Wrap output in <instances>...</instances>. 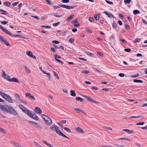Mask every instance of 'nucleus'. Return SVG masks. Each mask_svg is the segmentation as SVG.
Wrapping results in <instances>:
<instances>
[{"instance_id": "f257e3e1", "label": "nucleus", "mask_w": 147, "mask_h": 147, "mask_svg": "<svg viewBox=\"0 0 147 147\" xmlns=\"http://www.w3.org/2000/svg\"><path fill=\"white\" fill-rule=\"evenodd\" d=\"M0 108L2 111L9 113L10 114L14 115H16L18 114V113L11 106L1 105L0 106Z\"/></svg>"}, {"instance_id": "f03ea898", "label": "nucleus", "mask_w": 147, "mask_h": 147, "mask_svg": "<svg viewBox=\"0 0 147 147\" xmlns=\"http://www.w3.org/2000/svg\"><path fill=\"white\" fill-rule=\"evenodd\" d=\"M42 117L47 125H50L52 124V121L50 117L44 115H42Z\"/></svg>"}, {"instance_id": "7ed1b4c3", "label": "nucleus", "mask_w": 147, "mask_h": 147, "mask_svg": "<svg viewBox=\"0 0 147 147\" xmlns=\"http://www.w3.org/2000/svg\"><path fill=\"white\" fill-rule=\"evenodd\" d=\"M0 95L7 101L10 103H13V100L11 99L10 96L3 92L0 91Z\"/></svg>"}, {"instance_id": "20e7f679", "label": "nucleus", "mask_w": 147, "mask_h": 147, "mask_svg": "<svg viewBox=\"0 0 147 147\" xmlns=\"http://www.w3.org/2000/svg\"><path fill=\"white\" fill-rule=\"evenodd\" d=\"M50 128L53 131H55L58 134L59 133V131H60V130L59 129L57 128V126L55 125H53L50 127Z\"/></svg>"}, {"instance_id": "39448f33", "label": "nucleus", "mask_w": 147, "mask_h": 147, "mask_svg": "<svg viewBox=\"0 0 147 147\" xmlns=\"http://www.w3.org/2000/svg\"><path fill=\"white\" fill-rule=\"evenodd\" d=\"M26 54L29 57L33 58L34 59H36V57L33 55V53L30 51H27L26 52Z\"/></svg>"}, {"instance_id": "423d86ee", "label": "nucleus", "mask_w": 147, "mask_h": 147, "mask_svg": "<svg viewBox=\"0 0 147 147\" xmlns=\"http://www.w3.org/2000/svg\"><path fill=\"white\" fill-rule=\"evenodd\" d=\"M26 97H28V98L31 100H35V98L30 93H26Z\"/></svg>"}, {"instance_id": "0eeeda50", "label": "nucleus", "mask_w": 147, "mask_h": 147, "mask_svg": "<svg viewBox=\"0 0 147 147\" xmlns=\"http://www.w3.org/2000/svg\"><path fill=\"white\" fill-rule=\"evenodd\" d=\"M2 77L3 78L7 80H8V79H9V76L7 75L6 74L5 71L3 70H2Z\"/></svg>"}, {"instance_id": "6e6552de", "label": "nucleus", "mask_w": 147, "mask_h": 147, "mask_svg": "<svg viewBox=\"0 0 147 147\" xmlns=\"http://www.w3.org/2000/svg\"><path fill=\"white\" fill-rule=\"evenodd\" d=\"M59 6L61 7L65 8L68 9H72L74 8L73 7L70 6L69 5H59Z\"/></svg>"}, {"instance_id": "1a4fd4ad", "label": "nucleus", "mask_w": 147, "mask_h": 147, "mask_svg": "<svg viewBox=\"0 0 147 147\" xmlns=\"http://www.w3.org/2000/svg\"><path fill=\"white\" fill-rule=\"evenodd\" d=\"M83 96L89 101L91 102L94 103H95L96 102V101L92 99L90 96H87L86 95H84Z\"/></svg>"}, {"instance_id": "9d476101", "label": "nucleus", "mask_w": 147, "mask_h": 147, "mask_svg": "<svg viewBox=\"0 0 147 147\" xmlns=\"http://www.w3.org/2000/svg\"><path fill=\"white\" fill-rule=\"evenodd\" d=\"M19 106L21 109L25 113L28 110L27 109L21 104H19Z\"/></svg>"}, {"instance_id": "9b49d317", "label": "nucleus", "mask_w": 147, "mask_h": 147, "mask_svg": "<svg viewBox=\"0 0 147 147\" xmlns=\"http://www.w3.org/2000/svg\"><path fill=\"white\" fill-rule=\"evenodd\" d=\"M34 112L38 114H41L42 113L41 110L38 107H36L34 109Z\"/></svg>"}, {"instance_id": "f8f14e48", "label": "nucleus", "mask_w": 147, "mask_h": 147, "mask_svg": "<svg viewBox=\"0 0 147 147\" xmlns=\"http://www.w3.org/2000/svg\"><path fill=\"white\" fill-rule=\"evenodd\" d=\"M8 80L9 82H13L17 83H19V81L18 79L15 78H9L8 79Z\"/></svg>"}, {"instance_id": "ddd939ff", "label": "nucleus", "mask_w": 147, "mask_h": 147, "mask_svg": "<svg viewBox=\"0 0 147 147\" xmlns=\"http://www.w3.org/2000/svg\"><path fill=\"white\" fill-rule=\"evenodd\" d=\"M3 31L11 36H13L12 34L9 31L5 28Z\"/></svg>"}, {"instance_id": "4468645a", "label": "nucleus", "mask_w": 147, "mask_h": 147, "mask_svg": "<svg viewBox=\"0 0 147 147\" xmlns=\"http://www.w3.org/2000/svg\"><path fill=\"white\" fill-rule=\"evenodd\" d=\"M31 118L37 121L39 119L38 117L34 112H33L32 116Z\"/></svg>"}, {"instance_id": "2eb2a0df", "label": "nucleus", "mask_w": 147, "mask_h": 147, "mask_svg": "<svg viewBox=\"0 0 147 147\" xmlns=\"http://www.w3.org/2000/svg\"><path fill=\"white\" fill-rule=\"evenodd\" d=\"M11 144H12L13 145L12 146L16 147H19L20 146L18 144L16 143V142L12 141L11 142Z\"/></svg>"}, {"instance_id": "dca6fc26", "label": "nucleus", "mask_w": 147, "mask_h": 147, "mask_svg": "<svg viewBox=\"0 0 147 147\" xmlns=\"http://www.w3.org/2000/svg\"><path fill=\"white\" fill-rule=\"evenodd\" d=\"M26 113L30 117H31L33 114V112H32L31 111L29 110L27 111Z\"/></svg>"}, {"instance_id": "f3484780", "label": "nucleus", "mask_w": 147, "mask_h": 147, "mask_svg": "<svg viewBox=\"0 0 147 147\" xmlns=\"http://www.w3.org/2000/svg\"><path fill=\"white\" fill-rule=\"evenodd\" d=\"M1 42H3L5 45L7 46H9L10 45V44L8 42H7L5 38H4V39L2 40Z\"/></svg>"}, {"instance_id": "a211bd4d", "label": "nucleus", "mask_w": 147, "mask_h": 147, "mask_svg": "<svg viewBox=\"0 0 147 147\" xmlns=\"http://www.w3.org/2000/svg\"><path fill=\"white\" fill-rule=\"evenodd\" d=\"M75 130L79 132H84L82 129L80 127H78V128L75 129Z\"/></svg>"}, {"instance_id": "6ab92c4d", "label": "nucleus", "mask_w": 147, "mask_h": 147, "mask_svg": "<svg viewBox=\"0 0 147 147\" xmlns=\"http://www.w3.org/2000/svg\"><path fill=\"white\" fill-rule=\"evenodd\" d=\"M71 95L73 96H76V94L74 90H71L70 91Z\"/></svg>"}, {"instance_id": "aec40b11", "label": "nucleus", "mask_w": 147, "mask_h": 147, "mask_svg": "<svg viewBox=\"0 0 147 147\" xmlns=\"http://www.w3.org/2000/svg\"><path fill=\"white\" fill-rule=\"evenodd\" d=\"M75 110L78 113H79L80 112H82L85 115V113L83 111H82L81 110L78 108H75Z\"/></svg>"}, {"instance_id": "412c9836", "label": "nucleus", "mask_w": 147, "mask_h": 147, "mask_svg": "<svg viewBox=\"0 0 147 147\" xmlns=\"http://www.w3.org/2000/svg\"><path fill=\"white\" fill-rule=\"evenodd\" d=\"M122 131H125L126 132H127V133H129V134H131L132 133V131H131V130H129V129H122Z\"/></svg>"}, {"instance_id": "4be33fe9", "label": "nucleus", "mask_w": 147, "mask_h": 147, "mask_svg": "<svg viewBox=\"0 0 147 147\" xmlns=\"http://www.w3.org/2000/svg\"><path fill=\"white\" fill-rule=\"evenodd\" d=\"M57 55H55V59L57 61H58L59 62L61 63L62 64L63 63V62L62 61H60V60H59V59H58L57 58Z\"/></svg>"}, {"instance_id": "5701e85b", "label": "nucleus", "mask_w": 147, "mask_h": 147, "mask_svg": "<svg viewBox=\"0 0 147 147\" xmlns=\"http://www.w3.org/2000/svg\"><path fill=\"white\" fill-rule=\"evenodd\" d=\"M59 136H61L65 138H69L67 136L64 135L60 131H59V133L58 134Z\"/></svg>"}, {"instance_id": "b1692460", "label": "nucleus", "mask_w": 147, "mask_h": 147, "mask_svg": "<svg viewBox=\"0 0 147 147\" xmlns=\"http://www.w3.org/2000/svg\"><path fill=\"white\" fill-rule=\"evenodd\" d=\"M69 32L68 30H67L66 31H64L61 33V35L62 36H65L68 32Z\"/></svg>"}, {"instance_id": "393cba45", "label": "nucleus", "mask_w": 147, "mask_h": 147, "mask_svg": "<svg viewBox=\"0 0 147 147\" xmlns=\"http://www.w3.org/2000/svg\"><path fill=\"white\" fill-rule=\"evenodd\" d=\"M74 15H71L67 19V21L68 22L70 20H71L73 18Z\"/></svg>"}, {"instance_id": "a878e982", "label": "nucleus", "mask_w": 147, "mask_h": 147, "mask_svg": "<svg viewBox=\"0 0 147 147\" xmlns=\"http://www.w3.org/2000/svg\"><path fill=\"white\" fill-rule=\"evenodd\" d=\"M15 98L18 100H20V97L19 95L17 94H15Z\"/></svg>"}, {"instance_id": "bb28decb", "label": "nucleus", "mask_w": 147, "mask_h": 147, "mask_svg": "<svg viewBox=\"0 0 147 147\" xmlns=\"http://www.w3.org/2000/svg\"><path fill=\"white\" fill-rule=\"evenodd\" d=\"M133 13L134 15H136L139 13L140 11L138 10H135L133 11Z\"/></svg>"}, {"instance_id": "cd10ccee", "label": "nucleus", "mask_w": 147, "mask_h": 147, "mask_svg": "<svg viewBox=\"0 0 147 147\" xmlns=\"http://www.w3.org/2000/svg\"><path fill=\"white\" fill-rule=\"evenodd\" d=\"M143 117L142 116H141V115H139V116H131L130 117H129V118H137V119H138V118H140L141 117Z\"/></svg>"}, {"instance_id": "c85d7f7f", "label": "nucleus", "mask_w": 147, "mask_h": 147, "mask_svg": "<svg viewBox=\"0 0 147 147\" xmlns=\"http://www.w3.org/2000/svg\"><path fill=\"white\" fill-rule=\"evenodd\" d=\"M134 82L137 83H142L143 81L141 80L135 79L134 80Z\"/></svg>"}, {"instance_id": "c756f323", "label": "nucleus", "mask_w": 147, "mask_h": 147, "mask_svg": "<svg viewBox=\"0 0 147 147\" xmlns=\"http://www.w3.org/2000/svg\"><path fill=\"white\" fill-rule=\"evenodd\" d=\"M76 100H78L80 102H82L83 101V98L80 97H77L76 98Z\"/></svg>"}, {"instance_id": "7c9ffc66", "label": "nucleus", "mask_w": 147, "mask_h": 147, "mask_svg": "<svg viewBox=\"0 0 147 147\" xmlns=\"http://www.w3.org/2000/svg\"><path fill=\"white\" fill-rule=\"evenodd\" d=\"M0 132L2 134H5L6 133V131L4 129L1 127H0Z\"/></svg>"}, {"instance_id": "2f4dec72", "label": "nucleus", "mask_w": 147, "mask_h": 147, "mask_svg": "<svg viewBox=\"0 0 147 147\" xmlns=\"http://www.w3.org/2000/svg\"><path fill=\"white\" fill-rule=\"evenodd\" d=\"M0 11H1L3 12L1 13V14H2L6 15L7 14V13L6 11L4 10L3 9H0Z\"/></svg>"}, {"instance_id": "473e14b6", "label": "nucleus", "mask_w": 147, "mask_h": 147, "mask_svg": "<svg viewBox=\"0 0 147 147\" xmlns=\"http://www.w3.org/2000/svg\"><path fill=\"white\" fill-rule=\"evenodd\" d=\"M24 68L25 69V70L28 73H30V72H31V71H30V70L28 69V68H27V67H26V66H24Z\"/></svg>"}, {"instance_id": "72a5a7b5", "label": "nucleus", "mask_w": 147, "mask_h": 147, "mask_svg": "<svg viewBox=\"0 0 147 147\" xmlns=\"http://www.w3.org/2000/svg\"><path fill=\"white\" fill-rule=\"evenodd\" d=\"M53 73L54 74L55 76L56 77V78L57 79H59V76H58V75L57 74V73H56V72L54 71H53Z\"/></svg>"}, {"instance_id": "f704fd0d", "label": "nucleus", "mask_w": 147, "mask_h": 147, "mask_svg": "<svg viewBox=\"0 0 147 147\" xmlns=\"http://www.w3.org/2000/svg\"><path fill=\"white\" fill-rule=\"evenodd\" d=\"M41 28H51V26H46L45 25H43L41 26Z\"/></svg>"}, {"instance_id": "c9c22d12", "label": "nucleus", "mask_w": 147, "mask_h": 147, "mask_svg": "<svg viewBox=\"0 0 147 147\" xmlns=\"http://www.w3.org/2000/svg\"><path fill=\"white\" fill-rule=\"evenodd\" d=\"M52 15L57 17H60L61 16V15H58L56 13H53Z\"/></svg>"}, {"instance_id": "e433bc0d", "label": "nucleus", "mask_w": 147, "mask_h": 147, "mask_svg": "<svg viewBox=\"0 0 147 147\" xmlns=\"http://www.w3.org/2000/svg\"><path fill=\"white\" fill-rule=\"evenodd\" d=\"M99 16L98 15H96L94 16V19L96 20H99Z\"/></svg>"}, {"instance_id": "4c0bfd02", "label": "nucleus", "mask_w": 147, "mask_h": 147, "mask_svg": "<svg viewBox=\"0 0 147 147\" xmlns=\"http://www.w3.org/2000/svg\"><path fill=\"white\" fill-rule=\"evenodd\" d=\"M78 21L77 19H75V20L72 21L71 22V23L72 24H74L75 23H78Z\"/></svg>"}, {"instance_id": "58836bf2", "label": "nucleus", "mask_w": 147, "mask_h": 147, "mask_svg": "<svg viewBox=\"0 0 147 147\" xmlns=\"http://www.w3.org/2000/svg\"><path fill=\"white\" fill-rule=\"evenodd\" d=\"M64 129L67 132H69V133L71 132V130L69 129L67 127H65L64 128Z\"/></svg>"}, {"instance_id": "ea45409f", "label": "nucleus", "mask_w": 147, "mask_h": 147, "mask_svg": "<svg viewBox=\"0 0 147 147\" xmlns=\"http://www.w3.org/2000/svg\"><path fill=\"white\" fill-rule=\"evenodd\" d=\"M13 36L14 37H19L20 38H24V37H23V36H22L20 35H19V34H18V35H13Z\"/></svg>"}, {"instance_id": "a19ab883", "label": "nucleus", "mask_w": 147, "mask_h": 147, "mask_svg": "<svg viewBox=\"0 0 147 147\" xmlns=\"http://www.w3.org/2000/svg\"><path fill=\"white\" fill-rule=\"evenodd\" d=\"M60 24V22H58L56 23L53 24V25L55 27L58 26Z\"/></svg>"}, {"instance_id": "79ce46f5", "label": "nucleus", "mask_w": 147, "mask_h": 147, "mask_svg": "<svg viewBox=\"0 0 147 147\" xmlns=\"http://www.w3.org/2000/svg\"><path fill=\"white\" fill-rule=\"evenodd\" d=\"M117 27V26L115 23V22H113V27L114 28H116Z\"/></svg>"}, {"instance_id": "37998d69", "label": "nucleus", "mask_w": 147, "mask_h": 147, "mask_svg": "<svg viewBox=\"0 0 147 147\" xmlns=\"http://www.w3.org/2000/svg\"><path fill=\"white\" fill-rule=\"evenodd\" d=\"M5 5L7 6H9L10 5V3L9 2H6L5 3Z\"/></svg>"}, {"instance_id": "c03bdc74", "label": "nucleus", "mask_w": 147, "mask_h": 147, "mask_svg": "<svg viewBox=\"0 0 147 147\" xmlns=\"http://www.w3.org/2000/svg\"><path fill=\"white\" fill-rule=\"evenodd\" d=\"M120 40L121 42H123V43H124L125 44H126V43H127V41L126 40H125L123 39H122V38L120 39Z\"/></svg>"}, {"instance_id": "a18cd8bd", "label": "nucleus", "mask_w": 147, "mask_h": 147, "mask_svg": "<svg viewBox=\"0 0 147 147\" xmlns=\"http://www.w3.org/2000/svg\"><path fill=\"white\" fill-rule=\"evenodd\" d=\"M140 39H139V38H136L135 40V41L134 42V43H135L136 42H139L140 41Z\"/></svg>"}, {"instance_id": "49530a36", "label": "nucleus", "mask_w": 147, "mask_h": 147, "mask_svg": "<svg viewBox=\"0 0 147 147\" xmlns=\"http://www.w3.org/2000/svg\"><path fill=\"white\" fill-rule=\"evenodd\" d=\"M131 1V0H125L124 1V2L125 3H129Z\"/></svg>"}, {"instance_id": "de8ad7c7", "label": "nucleus", "mask_w": 147, "mask_h": 147, "mask_svg": "<svg viewBox=\"0 0 147 147\" xmlns=\"http://www.w3.org/2000/svg\"><path fill=\"white\" fill-rule=\"evenodd\" d=\"M66 120H63L61 121L59 123V124H64L66 123Z\"/></svg>"}, {"instance_id": "09e8293b", "label": "nucleus", "mask_w": 147, "mask_h": 147, "mask_svg": "<svg viewBox=\"0 0 147 147\" xmlns=\"http://www.w3.org/2000/svg\"><path fill=\"white\" fill-rule=\"evenodd\" d=\"M124 51L126 52H129L131 51V49H124Z\"/></svg>"}, {"instance_id": "8fccbe9b", "label": "nucleus", "mask_w": 147, "mask_h": 147, "mask_svg": "<svg viewBox=\"0 0 147 147\" xmlns=\"http://www.w3.org/2000/svg\"><path fill=\"white\" fill-rule=\"evenodd\" d=\"M32 17L35 18L38 20H40V18L38 16H31Z\"/></svg>"}, {"instance_id": "3c124183", "label": "nucleus", "mask_w": 147, "mask_h": 147, "mask_svg": "<svg viewBox=\"0 0 147 147\" xmlns=\"http://www.w3.org/2000/svg\"><path fill=\"white\" fill-rule=\"evenodd\" d=\"M106 2L108 4H113V2H112L110 1H107V0H106Z\"/></svg>"}, {"instance_id": "603ef678", "label": "nucleus", "mask_w": 147, "mask_h": 147, "mask_svg": "<svg viewBox=\"0 0 147 147\" xmlns=\"http://www.w3.org/2000/svg\"><path fill=\"white\" fill-rule=\"evenodd\" d=\"M1 23L2 24L5 25L8 23V22L6 21H1Z\"/></svg>"}, {"instance_id": "864d4df0", "label": "nucleus", "mask_w": 147, "mask_h": 147, "mask_svg": "<svg viewBox=\"0 0 147 147\" xmlns=\"http://www.w3.org/2000/svg\"><path fill=\"white\" fill-rule=\"evenodd\" d=\"M20 100V102H21L22 103L25 104V105L27 104V103L24 100H23L22 99H20V100Z\"/></svg>"}, {"instance_id": "5fc2aeb1", "label": "nucleus", "mask_w": 147, "mask_h": 147, "mask_svg": "<svg viewBox=\"0 0 147 147\" xmlns=\"http://www.w3.org/2000/svg\"><path fill=\"white\" fill-rule=\"evenodd\" d=\"M125 27L127 29H129L130 28V27L129 25L127 24H125Z\"/></svg>"}, {"instance_id": "6e6d98bb", "label": "nucleus", "mask_w": 147, "mask_h": 147, "mask_svg": "<svg viewBox=\"0 0 147 147\" xmlns=\"http://www.w3.org/2000/svg\"><path fill=\"white\" fill-rule=\"evenodd\" d=\"M74 26L75 27L78 28L80 26V25L79 24H74Z\"/></svg>"}, {"instance_id": "4d7b16f0", "label": "nucleus", "mask_w": 147, "mask_h": 147, "mask_svg": "<svg viewBox=\"0 0 147 147\" xmlns=\"http://www.w3.org/2000/svg\"><path fill=\"white\" fill-rule=\"evenodd\" d=\"M62 1L64 3H67L69 2V0H62Z\"/></svg>"}, {"instance_id": "13d9d810", "label": "nucleus", "mask_w": 147, "mask_h": 147, "mask_svg": "<svg viewBox=\"0 0 147 147\" xmlns=\"http://www.w3.org/2000/svg\"><path fill=\"white\" fill-rule=\"evenodd\" d=\"M119 76L120 77H123L124 76V74L123 73H120L119 74Z\"/></svg>"}, {"instance_id": "bf43d9fd", "label": "nucleus", "mask_w": 147, "mask_h": 147, "mask_svg": "<svg viewBox=\"0 0 147 147\" xmlns=\"http://www.w3.org/2000/svg\"><path fill=\"white\" fill-rule=\"evenodd\" d=\"M139 76V74H137L136 75H133V76H131V77H132V78H136V77H138Z\"/></svg>"}, {"instance_id": "052dcab7", "label": "nucleus", "mask_w": 147, "mask_h": 147, "mask_svg": "<svg viewBox=\"0 0 147 147\" xmlns=\"http://www.w3.org/2000/svg\"><path fill=\"white\" fill-rule=\"evenodd\" d=\"M52 42L56 44H58L60 43L59 41L57 40H53V41Z\"/></svg>"}, {"instance_id": "680f3d73", "label": "nucleus", "mask_w": 147, "mask_h": 147, "mask_svg": "<svg viewBox=\"0 0 147 147\" xmlns=\"http://www.w3.org/2000/svg\"><path fill=\"white\" fill-rule=\"evenodd\" d=\"M144 123L143 122H140L138 123H137L136 124V125H143L144 124Z\"/></svg>"}, {"instance_id": "e2e57ef3", "label": "nucleus", "mask_w": 147, "mask_h": 147, "mask_svg": "<svg viewBox=\"0 0 147 147\" xmlns=\"http://www.w3.org/2000/svg\"><path fill=\"white\" fill-rule=\"evenodd\" d=\"M89 20L91 22H93L94 20L93 18L91 17H90L89 18Z\"/></svg>"}, {"instance_id": "0e129e2a", "label": "nucleus", "mask_w": 147, "mask_h": 147, "mask_svg": "<svg viewBox=\"0 0 147 147\" xmlns=\"http://www.w3.org/2000/svg\"><path fill=\"white\" fill-rule=\"evenodd\" d=\"M87 54L90 56H92L94 55V54L93 53H90L89 52H87Z\"/></svg>"}, {"instance_id": "69168bd1", "label": "nucleus", "mask_w": 147, "mask_h": 147, "mask_svg": "<svg viewBox=\"0 0 147 147\" xmlns=\"http://www.w3.org/2000/svg\"><path fill=\"white\" fill-rule=\"evenodd\" d=\"M107 16H108V17L109 18H110V17L113 18V16L111 13H109V14H108Z\"/></svg>"}, {"instance_id": "338daca9", "label": "nucleus", "mask_w": 147, "mask_h": 147, "mask_svg": "<svg viewBox=\"0 0 147 147\" xmlns=\"http://www.w3.org/2000/svg\"><path fill=\"white\" fill-rule=\"evenodd\" d=\"M97 54L99 55L101 57H103V54L102 53H100L99 52H97Z\"/></svg>"}, {"instance_id": "774afa93", "label": "nucleus", "mask_w": 147, "mask_h": 147, "mask_svg": "<svg viewBox=\"0 0 147 147\" xmlns=\"http://www.w3.org/2000/svg\"><path fill=\"white\" fill-rule=\"evenodd\" d=\"M114 36H112L111 37H110L109 38V39L110 40H114Z\"/></svg>"}]
</instances>
